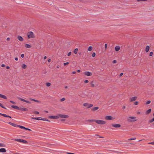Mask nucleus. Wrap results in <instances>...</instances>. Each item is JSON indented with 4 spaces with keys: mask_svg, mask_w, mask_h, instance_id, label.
I'll return each mask as SVG.
<instances>
[{
    "mask_svg": "<svg viewBox=\"0 0 154 154\" xmlns=\"http://www.w3.org/2000/svg\"><path fill=\"white\" fill-rule=\"evenodd\" d=\"M46 58H47V57H46V56H45V57H44V59H46Z\"/></svg>",
    "mask_w": 154,
    "mask_h": 154,
    "instance_id": "64",
    "label": "nucleus"
},
{
    "mask_svg": "<svg viewBox=\"0 0 154 154\" xmlns=\"http://www.w3.org/2000/svg\"><path fill=\"white\" fill-rule=\"evenodd\" d=\"M21 57H22V58H23L24 56V54H21Z\"/></svg>",
    "mask_w": 154,
    "mask_h": 154,
    "instance_id": "52",
    "label": "nucleus"
},
{
    "mask_svg": "<svg viewBox=\"0 0 154 154\" xmlns=\"http://www.w3.org/2000/svg\"><path fill=\"white\" fill-rule=\"evenodd\" d=\"M83 106H87L88 108H89L92 107L93 106L92 104H89L88 103H85L83 104Z\"/></svg>",
    "mask_w": 154,
    "mask_h": 154,
    "instance_id": "5",
    "label": "nucleus"
},
{
    "mask_svg": "<svg viewBox=\"0 0 154 154\" xmlns=\"http://www.w3.org/2000/svg\"><path fill=\"white\" fill-rule=\"evenodd\" d=\"M19 99L21 101H23V102H24L25 101V100L23 99V98H19Z\"/></svg>",
    "mask_w": 154,
    "mask_h": 154,
    "instance_id": "36",
    "label": "nucleus"
},
{
    "mask_svg": "<svg viewBox=\"0 0 154 154\" xmlns=\"http://www.w3.org/2000/svg\"><path fill=\"white\" fill-rule=\"evenodd\" d=\"M105 48L106 49L107 48V45L106 44H105Z\"/></svg>",
    "mask_w": 154,
    "mask_h": 154,
    "instance_id": "55",
    "label": "nucleus"
},
{
    "mask_svg": "<svg viewBox=\"0 0 154 154\" xmlns=\"http://www.w3.org/2000/svg\"><path fill=\"white\" fill-rule=\"evenodd\" d=\"M18 127L21 129H25L26 128L25 127H24L20 125H19Z\"/></svg>",
    "mask_w": 154,
    "mask_h": 154,
    "instance_id": "27",
    "label": "nucleus"
},
{
    "mask_svg": "<svg viewBox=\"0 0 154 154\" xmlns=\"http://www.w3.org/2000/svg\"><path fill=\"white\" fill-rule=\"evenodd\" d=\"M25 130H28L29 131H31V130L30 129H29V128H26L25 129Z\"/></svg>",
    "mask_w": 154,
    "mask_h": 154,
    "instance_id": "50",
    "label": "nucleus"
},
{
    "mask_svg": "<svg viewBox=\"0 0 154 154\" xmlns=\"http://www.w3.org/2000/svg\"><path fill=\"white\" fill-rule=\"evenodd\" d=\"M10 39V38H7V40L8 41H9Z\"/></svg>",
    "mask_w": 154,
    "mask_h": 154,
    "instance_id": "57",
    "label": "nucleus"
},
{
    "mask_svg": "<svg viewBox=\"0 0 154 154\" xmlns=\"http://www.w3.org/2000/svg\"><path fill=\"white\" fill-rule=\"evenodd\" d=\"M151 109H149L146 112V113L147 114H149L151 112Z\"/></svg>",
    "mask_w": 154,
    "mask_h": 154,
    "instance_id": "26",
    "label": "nucleus"
},
{
    "mask_svg": "<svg viewBox=\"0 0 154 154\" xmlns=\"http://www.w3.org/2000/svg\"><path fill=\"white\" fill-rule=\"evenodd\" d=\"M78 49L76 48H75L74 51V53L75 54H76L77 53V52H78Z\"/></svg>",
    "mask_w": 154,
    "mask_h": 154,
    "instance_id": "29",
    "label": "nucleus"
},
{
    "mask_svg": "<svg viewBox=\"0 0 154 154\" xmlns=\"http://www.w3.org/2000/svg\"><path fill=\"white\" fill-rule=\"evenodd\" d=\"M41 120L45 121H46L50 122V121L48 119H47L45 118H41Z\"/></svg>",
    "mask_w": 154,
    "mask_h": 154,
    "instance_id": "24",
    "label": "nucleus"
},
{
    "mask_svg": "<svg viewBox=\"0 0 154 154\" xmlns=\"http://www.w3.org/2000/svg\"><path fill=\"white\" fill-rule=\"evenodd\" d=\"M91 85V87H94V81H92L90 83Z\"/></svg>",
    "mask_w": 154,
    "mask_h": 154,
    "instance_id": "23",
    "label": "nucleus"
},
{
    "mask_svg": "<svg viewBox=\"0 0 154 154\" xmlns=\"http://www.w3.org/2000/svg\"><path fill=\"white\" fill-rule=\"evenodd\" d=\"M6 68L7 69H10V67L9 66H7L6 67Z\"/></svg>",
    "mask_w": 154,
    "mask_h": 154,
    "instance_id": "58",
    "label": "nucleus"
},
{
    "mask_svg": "<svg viewBox=\"0 0 154 154\" xmlns=\"http://www.w3.org/2000/svg\"><path fill=\"white\" fill-rule=\"evenodd\" d=\"M25 101H24V102H26L27 103L29 104H30L31 103V102L29 101L25 100Z\"/></svg>",
    "mask_w": 154,
    "mask_h": 154,
    "instance_id": "37",
    "label": "nucleus"
},
{
    "mask_svg": "<svg viewBox=\"0 0 154 154\" xmlns=\"http://www.w3.org/2000/svg\"><path fill=\"white\" fill-rule=\"evenodd\" d=\"M0 97H1L2 98H3L4 99H7V97L5 96L2 95V94H0Z\"/></svg>",
    "mask_w": 154,
    "mask_h": 154,
    "instance_id": "18",
    "label": "nucleus"
},
{
    "mask_svg": "<svg viewBox=\"0 0 154 154\" xmlns=\"http://www.w3.org/2000/svg\"><path fill=\"white\" fill-rule=\"evenodd\" d=\"M5 145L2 143H0V147H5Z\"/></svg>",
    "mask_w": 154,
    "mask_h": 154,
    "instance_id": "32",
    "label": "nucleus"
},
{
    "mask_svg": "<svg viewBox=\"0 0 154 154\" xmlns=\"http://www.w3.org/2000/svg\"><path fill=\"white\" fill-rule=\"evenodd\" d=\"M65 100V99L64 98H63L61 99L60 100L61 101H64Z\"/></svg>",
    "mask_w": 154,
    "mask_h": 154,
    "instance_id": "46",
    "label": "nucleus"
},
{
    "mask_svg": "<svg viewBox=\"0 0 154 154\" xmlns=\"http://www.w3.org/2000/svg\"><path fill=\"white\" fill-rule=\"evenodd\" d=\"M136 119V117L134 116H130L129 117L128 119V122H132L136 121V120H132V119Z\"/></svg>",
    "mask_w": 154,
    "mask_h": 154,
    "instance_id": "4",
    "label": "nucleus"
},
{
    "mask_svg": "<svg viewBox=\"0 0 154 154\" xmlns=\"http://www.w3.org/2000/svg\"><path fill=\"white\" fill-rule=\"evenodd\" d=\"M147 0H137V1L138 2H139L140 1H146Z\"/></svg>",
    "mask_w": 154,
    "mask_h": 154,
    "instance_id": "42",
    "label": "nucleus"
},
{
    "mask_svg": "<svg viewBox=\"0 0 154 154\" xmlns=\"http://www.w3.org/2000/svg\"><path fill=\"white\" fill-rule=\"evenodd\" d=\"M151 103V101L150 100L148 101L146 103V104H149Z\"/></svg>",
    "mask_w": 154,
    "mask_h": 154,
    "instance_id": "41",
    "label": "nucleus"
},
{
    "mask_svg": "<svg viewBox=\"0 0 154 154\" xmlns=\"http://www.w3.org/2000/svg\"><path fill=\"white\" fill-rule=\"evenodd\" d=\"M51 85V84L49 82H48L46 83V85L48 87L50 86Z\"/></svg>",
    "mask_w": 154,
    "mask_h": 154,
    "instance_id": "35",
    "label": "nucleus"
},
{
    "mask_svg": "<svg viewBox=\"0 0 154 154\" xmlns=\"http://www.w3.org/2000/svg\"><path fill=\"white\" fill-rule=\"evenodd\" d=\"M27 35L29 38H34V35L33 32H30L28 33Z\"/></svg>",
    "mask_w": 154,
    "mask_h": 154,
    "instance_id": "3",
    "label": "nucleus"
},
{
    "mask_svg": "<svg viewBox=\"0 0 154 154\" xmlns=\"http://www.w3.org/2000/svg\"><path fill=\"white\" fill-rule=\"evenodd\" d=\"M88 82V81L87 80H86L84 81V82L85 83H87Z\"/></svg>",
    "mask_w": 154,
    "mask_h": 154,
    "instance_id": "53",
    "label": "nucleus"
},
{
    "mask_svg": "<svg viewBox=\"0 0 154 154\" xmlns=\"http://www.w3.org/2000/svg\"><path fill=\"white\" fill-rule=\"evenodd\" d=\"M0 106L4 109H6V108L5 107H4L1 103H0Z\"/></svg>",
    "mask_w": 154,
    "mask_h": 154,
    "instance_id": "33",
    "label": "nucleus"
},
{
    "mask_svg": "<svg viewBox=\"0 0 154 154\" xmlns=\"http://www.w3.org/2000/svg\"><path fill=\"white\" fill-rule=\"evenodd\" d=\"M69 63L68 62H67L65 63H64V66H66L67 65H68Z\"/></svg>",
    "mask_w": 154,
    "mask_h": 154,
    "instance_id": "45",
    "label": "nucleus"
},
{
    "mask_svg": "<svg viewBox=\"0 0 154 154\" xmlns=\"http://www.w3.org/2000/svg\"><path fill=\"white\" fill-rule=\"evenodd\" d=\"M135 139H136V137H133V138H132L128 139V140H135Z\"/></svg>",
    "mask_w": 154,
    "mask_h": 154,
    "instance_id": "34",
    "label": "nucleus"
},
{
    "mask_svg": "<svg viewBox=\"0 0 154 154\" xmlns=\"http://www.w3.org/2000/svg\"><path fill=\"white\" fill-rule=\"evenodd\" d=\"M154 121V118H153L152 119L150 120L149 122L150 123H152Z\"/></svg>",
    "mask_w": 154,
    "mask_h": 154,
    "instance_id": "39",
    "label": "nucleus"
},
{
    "mask_svg": "<svg viewBox=\"0 0 154 154\" xmlns=\"http://www.w3.org/2000/svg\"><path fill=\"white\" fill-rule=\"evenodd\" d=\"M117 62V61L116 60H113V63H116Z\"/></svg>",
    "mask_w": 154,
    "mask_h": 154,
    "instance_id": "49",
    "label": "nucleus"
},
{
    "mask_svg": "<svg viewBox=\"0 0 154 154\" xmlns=\"http://www.w3.org/2000/svg\"><path fill=\"white\" fill-rule=\"evenodd\" d=\"M123 73H121L120 75V76H122L123 75Z\"/></svg>",
    "mask_w": 154,
    "mask_h": 154,
    "instance_id": "63",
    "label": "nucleus"
},
{
    "mask_svg": "<svg viewBox=\"0 0 154 154\" xmlns=\"http://www.w3.org/2000/svg\"><path fill=\"white\" fill-rule=\"evenodd\" d=\"M15 60H16V61H17L18 60V58H17V57H15Z\"/></svg>",
    "mask_w": 154,
    "mask_h": 154,
    "instance_id": "59",
    "label": "nucleus"
},
{
    "mask_svg": "<svg viewBox=\"0 0 154 154\" xmlns=\"http://www.w3.org/2000/svg\"><path fill=\"white\" fill-rule=\"evenodd\" d=\"M120 48V47L119 46H117L115 47V49L116 51H119Z\"/></svg>",
    "mask_w": 154,
    "mask_h": 154,
    "instance_id": "17",
    "label": "nucleus"
},
{
    "mask_svg": "<svg viewBox=\"0 0 154 154\" xmlns=\"http://www.w3.org/2000/svg\"><path fill=\"white\" fill-rule=\"evenodd\" d=\"M33 113L35 114H39V112H38L36 111L33 112Z\"/></svg>",
    "mask_w": 154,
    "mask_h": 154,
    "instance_id": "38",
    "label": "nucleus"
},
{
    "mask_svg": "<svg viewBox=\"0 0 154 154\" xmlns=\"http://www.w3.org/2000/svg\"><path fill=\"white\" fill-rule=\"evenodd\" d=\"M41 117H31V119H35L38 120H41Z\"/></svg>",
    "mask_w": 154,
    "mask_h": 154,
    "instance_id": "14",
    "label": "nucleus"
},
{
    "mask_svg": "<svg viewBox=\"0 0 154 154\" xmlns=\"http://www.w3.org/2000/svg\"><path fill=\"white\" fill-rule=\"evenodd\" d=\"M48 118L51 119H57L59 118L58 116H50Z\"/></svg>",
    "mask_w": 154,
    "mask_h": 154,
    "instance_id": "10",
    "label": "nucleus"
},
{
    "mask_svg": "<svg viewBox=\"0 0 154 154\" xmlns=\"http://www.w3.org/2000/svg\"><path fill=\"white\" fill-rule=\"evenodd\" d=\"M1 116H3L5 117H8V115L4 114L2 113Z\"/></svg>",
    "mask_w": 154,
    "mask_h": 154,
    "instance_id": "30",
    "label": "nucleus"
},
{
    "mask_svg": "<svg viewBox=\"0 0 154 154\" xmlns=\"http://www.w3.org/2000/svg\"><path fill=\"white\" fill-rule=\"evenodd\" d=\"M6 152V149L4 148L0 149V152Z\"/></svg>",
    "mask_w": 154,
    "mask_h": 154,
    "instance_id": "19",
    "label": "nucleus"
},
{
    "mask_svg": "<svg viewBox=\"0 0 154 154\" xmlns=\"http://www.w3.org/2000/svg\"><path fill=\"white\" fill-rule=\"evenodd\" d=\"M96 55V54L94 53V52L92 54V56L93 57H95Z\"/></svg>",
    "mask_w": 154,
    "mask_h": 154,
    "instance_id": "44",
    "label": "nucleus"
},
{
    "mask_svg": "<svg viewBox=\"0 0 154 154\" xmlns=\"http://www.w3.org/2000/svg\"><path fill=\"white\" fill-rule=\"evenodd\" d=\"M30 100L31 101H35V102H39V101H38V100H35V99H32V98L30 99Z\"/></svg>",
    "mask_w": 154,
    "mask_h": 154,
    "instance_id": "25",
    "label": "nucleus"
},
{
    "mask_svg": "<svg viewBox=\"0 0 154 154\" xmlns=\"http://www.w3.org/2000/svg\"><path fill=\"white\" fill-rule=\"evenodd\" d=\"M27 66L25 64H23L22 66V68L23 69H25L26 68Z\"/></svg>",
    "mask_w": 154,
    "mask_h": 154,
    "instance_id": "31",
    "label": "nucleus"
},
{
    "mask_svg": "<svg viewBox=\"0 0 154 154\" xmlns=\"http://www.w3.org/2000/svg\"><path fill=\"white\" fill-rule=\"evenodd\" d=\"M149 46L147 45L146 47V49H145V51L146 52H148V51H149Z\"/></svg>",
    "mask_w": 154,
    "mask_h": 154,
    "instance_id": "20",
    "label": "nucleus"
},
{
    "mask_svg": "<svg viewBox=\"0 0 154 154\" xmlns=\"http://www.w3.org/2000/svg\"><path fill=\"white\" fill-rule=\"evenodd\" d=\"M112 127L115 128H119L121 126V125L119 124H112Z\"/></svg>",
    "mask_w": 154,
    "mask_h": 154,
    "instance_id": "8",
    "label": "nucleus"
},
{
    "mask_svg": "<svg viewBox=\"0 0 154 154\" xmlns=\"http://www.w3.org/2000/svg\"><path fill=\"white\" fill-rule=\"evenodd\" d=\"M25 47L27 48H30L32 46L26 44L25 45Z\"/></svg>",
    "mask_w": 154,
    "mask_h": 154,
    "instance_id": "22",
    "label": "nucleus"
},
{
    "mask_svg": "<svg viewBox=\"0 0 154 154\" xmlns=\"http://www.w3.org/2000/svg\"><path fill=\"white\" fill-rule=\"evenodd\" d=\"M149 144H151L152 145H154V142H151L148 143Z\"/></svg>",
    "mask_w": 154,
    "mask_h": 154,
    "instance_id": "48",
    "label": "nucleus"
},
{
    "mask_svg": "<svg viewBox=\"0 0 154 154\" xmlns=\"http://www.w3.org/2000/svg\"><path fill=\"white\" fill-rule=\"evenodd\" d=\"M17 38L20 41H23V37L20 36H18Z\"/></svg>",
    "mask_w": 154,
    "mask_h": 154,
    "instance_id": "15",
    "label": "nucleus"
},
{
    "mask_svg": "<svg viewBox=\"0 0 154 154\" xmlns=\"http://www.w3.org/2000/svg\"><path fill=\"white\" fill-rule=\"evenodd\" d=\"M84 74L87 76H90L92 75V73L91 72L87 71L85 72H84Z\"/></svg>",
    "mask_w": 154,
    "mask_h": 154,
    "instance_id": "7",
    "label": "nucleus"
},
{
    "mask_svg": "<svg viewBox=\"0 0 154 154\" xmlns=\"http://www.w3.org/2000/svg\"><path fill=\"white\" fill-rule=\"evenodd\" d=\"M8 124H10V125H11L14 127H18L19 125H17L16 124L12 123V122H8Z\"/></svg>",
    "mask_w": 154,
    "mask_h": 154,
    "instance_id": "11",
    "label": "nucleus"
},
{
    "mask_svg": "<svg viewBox=\"0 0 154 154\" xmlns=\"http://www.w3.org/2000/svg\"><path fill=\"white\" fill-rule=\"evenodd\" d=\"M12 140H14L18 142H19L20 143H24L25 144H27L28 143V142L27 141H26V140H25L23 139H12Z\"/></svg>",
    "mask_w": 154,
    "mask_h": 154,
    "instance_id": "1",
    "label": "nucleus"
},
{
    "mask_svg": "<svg viewBox=\"0 0 154 154\" xmlns=\"http://www.w3.org/2000/svg\"><path fill=\"white\" fill-rule=\"evenodd\" d=\"M112 117L110 116H107L105 117V119L106 120H112Z\"/></svg>",
    "mask_w": 154,
    "mask_h": 154,
    "instance_id": "13",
    "label": "nucleus"
},
{
    "mask_svg": "<svg viewBox=\"0 0 154 154\" xmlns=\"http://www.w3.org/2000/svg\"><path fill=\"white\" fill-rule=\"evenodd\" d=\"M58 116L59 118L60 117L61 118H67L69 117V116L68 115H62V114L59 115Z\"/></svg>",
    "mask_w": 154,
    "mask_h": 154,
    "instance_id": "6",
    "label": "nucleus"
},
{
    "mask_svg": "<svg viewBox=\"0 0 154 154\" xmlns=\"http://www.w3.org/2000/svg\"><path fill=\"white\" fill-rule=\"evenodd\" d=\"M76 73V72H75V71H73L72 72V73L73 74H75Z\"/></svg>",
    "mask_w": 154,
    "mask_h": 154,
    "instance_id": "62",
    "label": "nucleus"
},
{
    "mask_svg": "<svg viewBox=\"0 0 154 154\" xmlns=\"http://www.w3.org/2000/svg\"><path fill=\"white\" fill-rule=\"evenodd\" d=\"M51 59H49L48 60V62H51Z\"/></svg>",
    "mask_w": 154,
    "mask_h": 154,
    "instance_id": "56",
    "label": "nucleus"
},
{
    "mask_svg": "<svg viewBox=\"0 0 154 154\" xmlns=\"http://www.w3.org/2000/svg\"><path fill=\"white\" fill-rule=\"evenodd\" d=\"M92 50V46H89V47H88V51H91Z\"/></svg>",
    "mask_w": 154,
    "mask_h": 154,
    "instance_id": "28",
    "label": "nucleus"
},
{
    "mask_svg": "<svg viewBox=\"0 0 154 154\" xmlns=\"http://www.w3.org/2000/svg\"><path fill=\"white\" fill-rule=\"evenodd\" d=\"M71 54V52H69V53H68V55H67L68 56H70Z\"/></svg>",
    "mask_w": 154,
    "mask_h": 154,
    "instance_id": "51",
    "label": "nucleus"
},
{
    "mask_svg": "<svg viewBox=\"0 0 154 154\" xmlns=\"http://www.w3.org/2000/svg\"><path fill=\"white\" fill-rule=\"evenodd\" d=\"M19 110L21 111H28V109L27 108L25 107L22 108L21 107H19Z\"/></svg>",
    "mask_w": 154,
    "mask_h": 154,
    "instance_id": "9",
    "label": "nucleus"
},
{
    "mask_svg": "<svg viewBox=\"0 0 154 154\" xmlns=\"http://www.w3.org/2000/svg\"><path fill=\"white\" fill-rule=\"evenodd\" d=\"M77 72H80V70H77Z\"/></svg>",
    "mask_w": 154,
    "mask_h": 154,
    "instance_id": "61",
    "label": "nucleus"
},
{
    "mask_svg": "<svg viewBox=\"0 0 154 154\" xmlns=\"http://www.w3.org/2000/svg\"><path fill=\"white\" fill-rule=\"evenodd\" d=\"M137 98V97H134L130 99V101L131 102H133L135 101Z\"/></svg>",
    "mask_w": 154,
    "mask_h": 154,
    "instance_id": "12",
    "label": "nucleus"
},
{
    "mask_svg": "<svg viewBox=\"0 0 154 154\" xmlns=\"http://www.w3.org/2000/svg\"><path fill=\"white\" fill-rule=\"evenodd\" d=\"M153 52H151L150 53V54H149V56H152V55H153Z\"/></svg>",
    "mask_w": 154,
    "mask_h": 154,
    "instance_id": "43",
    "label": "nucleus"
},
{
    "mask_svg": "<svg viewBox=\"0 0 154 154\" xmlns=\"http://www.w3.org/2000/svg\"><path fill=\"white\" fill-rule=\"evenodd\" d=\"M139 102L138 101H135L134 102V104L135 105H137L138 104Z\"/></svg>",
    "mask_w": 154,
    "mask_h": 154,
    "instance_id": "40",
    "label": "nucleus"
},
{
    "mask_svg": "<svg viewBox=\"0 0 154 154\" xmlns=\"http://www.w3.org/2000/svg\"><path fill=\"white\" fill-rule=\"evenodd\" d=\"M1 66L3 67H4L5 66V65L4 64H2V65Z\"/></svg>",
    "mask_w": 154,
    "mask_h": 154,
    "instance_id": "54",
    "label": "nucleus"
},
{
    "mask_svg": "<svg viewBox=\"0 0 154 154\" xmlns=\"http://www.w3.org/2000/svg\"><path fill=\"white\" fill-rule=\"evenodd\" d=\"M91 121H95L96 123L99 124L103 125L106 123V122L103 120H92Z\"/></svg>",
    "mask_w": 154,
    "mask_h": 154,
    "instance_id": "2",
    "label": "nucleus"
},
{
    "mask_svg": "<svg viewBox=\"0 0 154 154\" xmlns=\"http://www.w3.org/2000/svg\"><path fill=\"white\" fill-rule=\"evenodd\" d=\"M125 108V106H123L122 108V109H124Z\"/></svg>",
    "mask_w": 154,
    "mask_h": 154,
    "instance_id": "60",
    "label": "nucleus"
},
{
    "mask_svg": "<svg viewBox=\"0 0 154 154\" xmlns=\"http://www.w3.org/2000/svg\"><path fill=\"white\" fill-rule=\"evenodd\" d=\"M11 107L17 109L19 110V107L16 106L12 105L11 106Z\"/></svg>",
    "mask_w": 154,
    "mask_h": 154,
    "instance_id": "16",
    "label": "nucleus"
},
{
    "mask_svg": "<svg viewBox=\"0 0 154 154\" xmlns=\"http://www.w3.org/2000/svg\"><path fill=\"white\" fill-rule=\"evenodd\" d=\"M98 109H99V107L98 106H97V107H95L93 108L92 109V110L93 111H95L97 110Z\"/></svg>",
    "mask_w": 154,
    "mask_h": 154,
    "instance_id": "21",
    "label": "nucleus"
},
{
    "mask_svg": "<svg viewBox=\"0 0 154 154\" xmlns=\"http://www.w3.org/2000/svg\"><path fill=\"white\" fill-rule=\"evenodd\" d=\"M10 102L11 103H13V104H16V103L12 101H10Z\"/></svg>",
    "mask_w": 154,
    "mask_h": 154,
    "instance_id": "47",
    "label": "nucleus"
}]
</instances>
